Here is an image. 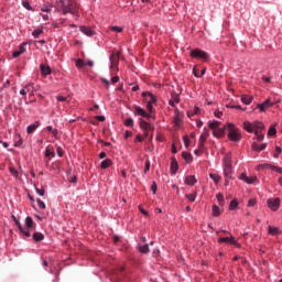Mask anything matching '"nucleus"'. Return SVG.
I'll list each match as a JSON object with an SVG mask.
<instances>
[{
  "instance_id": "obj_47",
  "label": "nucleus",
  "mask_w": 282,
  "mask_h": 282,
  "mask_svg": "<svg viewBox=\"0 0 282 282\" xmlns=\"http://www.w3.org/2000/svg\"><path fill=\"white\" fill-rule=\"evenodd\" d=\"M151 191H152L153 195H155V193H158V183L152 182Z\"/></svg>"
},
{
  "instance_id": "obj_21",
  "label": "nucleus",
  "mask_w": 282,
  "mask_h": 282,
  "mask_svg": "<svg viewBox=\"0 0 282 282\" xmlns=\"http://www.w3.org/2000/svg\"><path fill=\"white\" fill-rule=\"evenodd\" d=\"M80 32H83V34H86V36H94V34H96V32H94V30L88 26H80Z\"/></svg>"
},
{
  "instance_id": "obj_60",
  "label": "nucleus",
  "mask_w": 282,
  "mask_h": 282,
  "mask_svg": "<svg viewBox=\"0 0 282 282\" xmlns=\"http://www.w3.org/2000/svg\"><path fill=\"white\" fill-rule=\"evenodd\" d=\"M183 140H184V144H185L186 149H188V145H189L188 137L185 135V138H183Z\"/></svg>"
},
{
  "instance_id": "obj_10",
  "label": "nucleus",
  "mask_w": 282,
  "mask_h": 282,
  "mask_svg": "<svg viewBox=\"0 0 282 282\" xmlns=\"http://www.w3.org/2000/svg\"><path fill=\"white\" fill-rule=\"evenodd\" d=\"M274 101L272 99H267L263 104H258V109H260L261 112L265 111V109H270V107H273Z\"/></svg>"
},
{
  "instance_id": "obj_4",
  "label": "nucleus",
  "mask_w": 282,
  "mask_h": 282,
  "mask_svg": "<svg viewBox=\"0 0 282 282\" xmlns=\"http://www.w3.org/2000/svg\"><path fill=\"white\" fill-rule=\"evenodd\" d=\"M189 56H192V58H199L200 61H205V63L210 58L206 51H202L199 48L192 50Z\"/></svg>"
},
{
  "instance_id": "obj_59",
  "label": "nucleus",
  "mask_w": 282,
  "mask_h": 282,
  "mask_svg": "<svg viewBox=\"0 0 282 282\" xmlns=\"http://www.w3.org/2000/svg\"><path fill=\"white\" fill-rule=\"evenodd\" d=\"M119 80H120V77H118V76H115L111 78L112 85H116V83H118Z\"/></svg>"
},
{
  "instance_id": "obj_11",
  "label": "nucleus",
  "mask_w": 282,
  "mask_h": 282,
  "mask_svg": "<svg viewBox=\"0 0 282 282\" xmlns=\"http://www.w3.org/2000/svg\"><path fill=\"white\" fill-rule=\"evenodd\" d=\"M218 243H230L231 246H237V240H235V237L230 235V237L219 238Z\"/></svg>"
},
{
  "instance_id": "obj_8",
  "label": "nucleus",
  "mask_w": 282,
  "mask_h": 282,
  "mask_svg": "<svg viewBox=\"0 0 282 282\" xmlns=\"http://www.w3.org/2000/svg\"><path fill=\"white\" fill-rule=\"evenodd\" d=\"M267 204L271 210L276 212L279 206H281V198H269Z\"/></svg>"
},
{
  "instance_id": "obj_2",
  "label": "nucleus",
  "mask_w": 282,
  "mask_h": 282,
  "mask_svg": "<svg viewBox=\"0 0 282 282\" xmlns=\"http://www.w3.org/2000/svg\"><path fill=\"white\" fill-rule=\"evenodd\" d=\"M227 130H228L227 138H229L231 142H240L241 131L239 130V128H236L235 124L232 123H227Z\"/></svg>"
},
{
  "instance_id": "obj_56",
  "label": "nucleus",
  "mask_w": 282,
  "mask_h": 282,
  "mask_svg": "<svg viewBox=\"0 0 282 282\" xmlns=\"http://www.w3.org/2000/svg\"><path fill=\"white\" fill-rule=\"evenodd\" d=\"M256 137H257L258 142H263V138H264L263 134H261L260 132H258V134H256Z\"/></svg>"
},
{
  "instance_id": "obj_23",
  "label": "nucleus",
  "mask_w": 282,
  "mask_h": 282,
  "mask_svg": "<svg viewBox=\"0 0 282 282\" xmlns=\"http://www.w3.org/2000/svg\"><path fill=\"white\" fill-rule=\"evenodd\" d=\"M243 129L245 131H248V133L254 132L253 123H250V121H245Z\"/></svg>"
},
{
  "instance_id": "obj_51",
  "label": "nucleus",
  "mask_w": 282,
  "mask_h": 282,
  "mask_svg": "<svg viewBox=\"0 0 282 282\" xmlns=\"http://www.w3.org/2000/svg\"><path fill=\"white\" fill-rule=\"evenodd\" d=\"M148 113H151L153 116V104H147Z\"/></svg>"
},
{
  "instance_id": "obj_39",
  "label": "nucleus",
  "mask_w": 282,
  "mask_h": 282,
  "mask_svg": "<svg viewBox=\"0 0 282 282\" xmlns=\"http://www.w3.org/2000/svg\"><path fill=\"white\" fill-rule=\"evenodd\" d=\"M140 252L147 254L149 252V245L139 246Z\"/></svg>"
},
{
  "instance_id": "obj_27",
  "label": "nucleus",
  "mask_w": 282,
  "mask_h": 282,
  "mask_svg": "<svg viewBox=\"0 0 282 282\" xmlns=\"http://www.w3.org/2000/svg\"><path fill=\"white\" fill-rule=\"evenodd\" d=\"M268 232L269 235H281V230H279V228L273 227V226H269L268 227Z\"/></svg>"
},
{
  "instance_id": "obj_58",
  "label": "nucleus",
  "mask_w": 282,
  "mask_h": 282,
  "mask_svg": "<svg viewBox=\"0 0 282 282\" xmlns=\"http://www.w3.org/2000/svg\"><path fill=\"white\" fill-rule=\"evenodd\" d=\"M12 56H13V58H19V56H21V52L20 51H14L12 53Z\"/></svg>"
},
{
  "instance_id": "obj_63",
  "label": "nucleus",
  "mask_w": 282,
  "mask_h": 282,
  "mask_svg": "<svg viewBox=\"0 0 282 282\" xmlns=\"http://www.w3.org/2000/svg\"><path fill=\"white\" fill-rule=\"evenodd\" d=\"M22 144H23V139H20L14 143V147H22Z\"/></svg>"
},
{
  "instance_id": "obj_18",
  "label": "nucleus",
  "mask_w": 282,
  "mask_h": 282,
  "mask_svg": "<svg viewBox=\"0 0 282 282\" xmlns=\"http://www.w3.org/2000/svg\"><path fill=\"white\" fill-rule=\"evenodd\" d=\"M41 127V121H35L34 123L30 124L28 128H26V132L30 134V133H34L35 130L37 128Z\"/></svg>"
},
{
  "instance_id": "obj_38",
  "label": "nucleus",
  "mask_w": 282,
  "mask_h": 282,
  "mask_svg": "<svg viewBox=\"0 0 282 282\" xmlns=\"http://www.w3.org/2000/svg\"><path fill=\"white\" fill-rule=\"evenodd\" d=\"M185 197H186V199H188L189 202H195V199H197V193H194V194H186Z\"/></svg>"
},
{
  "instance_id": "obj_30",
  "label": "nucleus",
  "mask_w": 282,
  "mask_h": 282,
  "mask_svg": "<svg viewBox=\"0 0 282 282\" xmlns=\"http://www.w3.org/2000/svg\"><path fill=\"white\" fill-rule=\"evenodd\" d=\"M219 127H221V122L219 121L209 122V129H212L213 131H216L217 129H219Z\"/></svg>"
},
{
  "instance_id": "obj_35",
  "label": "nucleus",
  "mask_w": 282,
  "mask_h": 282,
  "mask_svg": "<svg viewBox=\"0 0 282 282\" xmlns=\"http://www.w3.org/2000/svg\"><path fill=\"white\" fill-rule=\"evenodd\" d=\"M208 130H204V132L200 134L199 137V141L200 142H206V140H208Z\"/></svg>"
},
{
  "instance_id": "obj_44",
  "label": "nucleus",
  "mask_w": 282,
  "mask_h": 282,
  "mask_svg": "<svg viewBox=\"0 0 282 282\" xmlns=\"http://www.w3.org/2000/svg\"><path fill=\"white\" fill-rule=\"evenodd\" d=\"M85 65V61H83V59H77L76 61V67L78 68V69H83V66Z\"/></svg>"
},
{
  "instance_id": "obj_42",
  "label": "nucleus",
  "mask_w": 282,
  "mask_h": 282,
  "mask_svg": "<svg viewBox=\"0 0 282 282\" xmlns=\"http://www.w3.org/2000/svg\"><path fill=\"white\" fill-rule=\"evenodd\" d=\"M268 135H276V128L274 126H271L268 130Z\"/></svg>"
},
{
  "instance_id": "obj_37",
  "label": "nucleus",
  "mask_w": 282,
  "mask_h": 282,
  "mask_svg": "<svg viewBox=\"0 0 282 282\" xmlns=\"http://www.w3.org/2000/svg\"><path fill=\"white\" fill-rule=\"evenodd\" d=\"M239 206L237 199H232L229 204V210H235Z\"/></svg>"
},
{
  "instance_id": "obj_15",
  "label": "nucleus",
  "mask_w": 282,
  "mask_h": 282,
  "mask_svg": "<svg viewBox=\"0 0 282 282\" xmlns=\"http://www.w3.org/2000/svg\"><path fill=\"white\" fill-rule=\"evenodd\" d=\"M139 124H140V128L142 129V131H153L151 123L144 121V119H140Z\"/></svg>"
},
{
  "instance_id": "obj_1",
  "label": "nucleus",
  "mask_w": 282,
  "mask_h": 282,
  "mask_svg": "<svg viewBox=\"0 0 282 282\" xmlns=\"http://www.w3.org/2000/svg\"><path fill=\"white\" fill-rule=\"evenodd\" d=\"M58 12L63 14H73V17H78V3L74 0H59L57 1Z\"/></svg>"
},
{
  "instance_id": "obj_5",
  "label": "nucleus",
  "mask_w": 282,
  "mask_h": 282,
  "mask_svg": "<svg viewBox=\"0 0 282 282\" xmlns=\"http://www.w3.org/2000/svg\"><path fill=\"white\" fill-rule=\"evenodd\" d=\"M133 109L134 116H141V118H148V120H155V116L148 113L142 107L133 106Z\"/></svg>"
},
{
  "instance_id": "obj_33",
  "label": "nucleus",
  "mask_w": 282,
  "mask_h": 282,
  "mask_svg": "<svg viewBox=\"0 0 282 282\" xmlns=\"http://www.w3.org/2000/svg\"><path fill=\"white\" fill-rule=\"evenodd\" d=\"M210 180L215 182V184H219L221 176L219 174H209Z\"/></svg>"
},
{
  "instance_id": "obj_43",
  "label": "nucleus",
  "mask_w": 282,
  "mask_h": 282,
  "mask_svg": "<svg viewBox=\"0 0 282 282\" xmlns=\"http://www.w3.org/2000/svg\"><path fill=\"white\" fill-rule=\"evenodd\" d=\"M36 203H37L39 208H41L42 210H45V203L43 200H41V198H37Z\"/></svg>"
},
{
  "instance_id": "obj_54",
  "label": "nucleus",
  "mask_w": 282,
  "mask_h": 282,
  "mask_svg": "<svg viewBox=\"0 0 282 282\" xmlns=\"http://www.w3.org/2000/svg\"><path fill=\"white\" fill-rule=\"evenodd\" d=\"M272 171H275L276 173H280V175H282V167L273 165Z\"/></svg>"
},
{
  "instance_id": "obj_41",
  "label": "nucleus",
  "mask_w": 282,
  "mask_h": 282,
  "mask_svg": "<svg viewBox=\"0 0 282 282\" xmlns=\"http://www.w3.org/2000/svg\"><path fill=\"white\" fill-rule=\"evenodd\" d=\"M41 10L42 12H52V7L51 4H43Z\"/></svg>"
},
{
  "instance_id": "obj_53",
  "label": "nucleus",
  "mask_w": 282,
  "mask_h": 282,
  "mask_svg": "<svg viewBox=\"0 0 282 282\" xmlns=\"http://www.w3.org/2000/svg\"><path fill=\"white\" fill-rule=\"evenodd\" d=\"M110 30L111 32H118V33L122 32V28L120 26H111Z\"/></svg>"
},
{
  "instance_id": "obj_40",
  "label": "nucleus",
  "mask_w": 282,
  "mask_h": 282,
  "mask_svg": "<svg viewBox=\"0 0 282 282\" xmlns=\"http://www.w3.org/2000/svg\"><path fill=\"white\" fill-rule=\"evenodd\" d=\"M42 32H43V29H36L32 32V36H34V39H39Z\"/></svg>"
},
{
  "instance_id": "obj_50",
  "label": "nucleus",
  "mask_w": 282,
  "mask_h": 282,
  "mask_svg": "<svg viewBox=\"0 0 282 282\" xmlns=\"http://www.w3.org/2000/svg\"><path fill=\"white\" fill-rule=\"evenodd\" d=\"M149 171H151V162L150 161H145L144 173H149Z\"/></svg>"
},
{
  "instance_id": "obj_24",
  "label": "nucleus",
  "mask_w": 282,
  "mask_h": 282,
  "mask_svg": "<svg viewBox=\"0 0 282 282\" xmlns=\"http://www.w3.org/2000/svg\"><path fill=\"white\" fill-rule=\"evenodd\" d=\"M24 89L26 91V94H30V96H34V84L33 83H29L24 86Z\"/></svg>"
},
{
  "instance_id": "obj_45",
  "label": "nucleus",
  "mask_w": 282,
  "mask_h": 282,
  "mask_svg": "<svg viewBox=\"0 0 282 282\" xmlns=\"http://www.w3.org/2000/svg\"><path fill=\"white\" fill-rule=\"evenodd\" d=\"M217 200L220 206H224V194H217Z\"/></svg>"
},
{
  "instance_id": "obj_12",
  "label": "nucleus",
  "mask_w": 282,
  "mask_h": 282,
  "mask_svg": "<svg viewBox=\"0 0 282 282\" xmlns=\"http://www.w3.org/2000/svg\"><path fill=\"white\" fill-rule=\"evenodd\" d=\"M263 129H265V126L263 124V122H260V121L253 122V131L256 135H259V133H261Z\"/></svg>"
},
{
  "instance_id": "obj_22",
  "label": "nucleus",
  "mask_w": 282,
  "mask_h": 282,
  "mask_svg": "<svg viewBox=\"0 0 282 282\" xmlns=\"http://www.w3.org/2000/svg\"><path fill=\"white\" fill-rule=\"evenodd\" d=\"M185 183L187 186H195V184H197V178H195L194 175H189L185 178Z\"/></svg>"
},
{
  "instance_id": "obj_25",
  "label": "nucleus",
  "mask_w": 282,
  "mask_h": 282,
  "mask_svg": "<svg viewBox=\"0 0 282 282\" xmlns=\"http://www.w3.org/2000/svg\"><path fill=\"white\" fill-rule=\"evenodd\" d=\"M253 97L249 96V95H242L241 96V102H243V105H250V102H252Z\"/></svg>"
},
{
  "instance_id": "obj_49",
  "label": "nucleus",
  "mask_w": 282,
  "mask_h": 282,
  "mask_svg": "<svg viewBox=\"0 0 282 282\" xmlns=\"http://www.w3.org/2000/svg\"><path fill=\"white\" fill-rule=\"evenodd\" d=\"M23 8H25V10H32V6H30V2L28 0L22 2Z\"/></svg>"
},
{
  "instance_id": "obj_26",
  "label": "nucleus",
  "mask_w": 282,
  "mask_h": 282,
  "mask_svg": "<svg viewBox=\"0 0 282 282\" xmlns=\"http://www.w3.org/2000/svg\"><path fill=\"white\" fill-rule=\"evenodd\" d=\"M25 226H26V230H30V228H34V220L32 219V217L28 216L25 218Z\"/></svg>"
},
{
  "instance_id": "obj_32",
  "label": "nucleus",
  "mask_w": 282,
  "mask_h": 282,
  "mask_svg": "<svg viewBox=\"0 0 282 282\" xmlns=\"http://www.w3.org/2000/svg\"><path fill=\"white\" fill-rule=\"evenodd\" d=\"M182 158L185 160V162H193V155L188 152H183Z\"/></svg>"
},
{
  "instance_id": "obj_17",
  "label": "nucleus",
  "mask_w": 282,
  "mask_h": 282,
  "mask_svg": "<svg viewBox=\"0 0 282 282\" xmlns=\"http://www.w3.org/2000/svg\"><path fill=\"white\" fill-rule=\"evenodd\" d=\"M226 129H228L227 126H225L224 128H217L216 130L213 131V134L216 138H224V134L226 133Z\"/></svg>"
},
{
  "instance_id": "obj_14",
  "label": "nucleus",
  "mask_w": 282,
  "mask_h": 282,
  "mask_svg": "<svg viewBox=\"0 0 282 282\" xmlns=\"http://www.w3.org/2000/svg\"><path fill=\"white\" fill-rule=\"evenodd\" d=\"M240 180H242V182H246V184H254V182H257V176H248L242 173L240 175Z\"/></svg>"
},
{
  "instance_id": "obj_16",
  "label": "nucleus",
  "mask_w": 282,
  "mask_h": 282,
  "mask_svg": "<svg viewBox=\"0 0 282 282\" xmlns=\"http://www.w3.org/2000/svg\"><path fill=\"white\" fill-rule=\"evenodd\" d=\"M42 76H50L52 74V68L48 65L41 64L40 65Z\"/></svg>"
},
{
  "instance_id": "obj_20",
  "label": "nucleus",
  "mask_w": 282,
  "mask_h": 282,
  "mask_svg": "<svg viewBox=\"0 0 282 282\" xmlns=\"http://www.w3.org/2000/svg\"><path fill=\"white\" fill-rule=\"evenodd\" d=\"M188 118H193V116H202V109L195 106L192 110L187 111Z\"/></svg>"
},
{
  "instance_id": "obj_48",
  "label": "nucleus",
  "mask_w": 282,
  "mask_h": 282,
  "mask_svg": "<svg viewBox=\"0 0 282 282\" xmlns=\"http://www.w3.org/2000/svg\"><path fill=\"white\" fill-rule=\"evenodd\" d=\"M124 126L126 127H133V119H131V118L126 119Z\"/></svg>"
},
{
  "instance_id": "obj_7",
  "label": "nucleus",
  "mask_w": 282,
  "mask_h": 282,
  "mask_svg": "<svg viewBox=\"0 0 282 282\" xmlns=\"http://www.w3.org/2000/svg\"><path fill=\"white\" fill-rule=\"evenodd\" d=\"M11 219L14 221L17 228L20 230L22 235H24V237H31L30 230H25L23 226H21V221L17 219V216L12 215Z\"/></svg>"
},
{
  "instance_id": "obj_29",
  "label": "nucleus",
  "mask_w": 282,
  "mask_h": 282,
  "mask_svg": "<svg viewBox=\"0 0 282 282\" xmlns=\"http://www.w3.org/2000/svg\"><path fill=\"white\" fill-rule=\"evenodd\" d=\"M113 162L110 159H106L101 162L100 167L101 169H109Z\"/></svg>"
},
{
  "instance_id": "obj_62",
  "label": "nucleus",
  "mask_w": 282,
  "mask_h": 282,
  "mask_svg": "<svg viewBox=\"0 0 282 282\" xmlns=\"http://www.w3.org/2000/svg\"><path fill=\"white\" fill-rule=\"evenodd\" d=\"M85 65H88V67H94V61L88 59L85 62Z\"/></svg>"
},
{
  "instance_id": "obj_31",
  "label": "nucleus",
  "mask_w": 282,
  "mask_h": 282,
  "mask_svg": "<svg viewBox=\"0 0 282 282\" xmlns=\"http://www.w3.org/2000/svg\"><path fill=\"white\" fill-rule=\"evenodd\" d=\"M33 239L35 241H43V239H45V236L43 234H41V232H34L33 234Z\"/></svg>"
},
{
  "instance_id": "obj_3",
  "label": "nucleus",
  "mask_w": 282,
  "mask_h": 282,
  "mask_svg": "<svg viewBox=\"0 0 282 282\" xmlns=\"http://www.w3.org/2000/svg\"><path fill=\"white\" fill-rule=\"evenodd\" d=\"M224 174L225 177L232 175V154L230 152L224 158Z\"/></svg>"
},
{
  "instance_id": "obj_64",
  "label": "nucleus",
  "mask_w": 282,
  "mask_h": 282,
  "mask_svg": "<svg viewBox=\"0 0 282 282\" xmlns=\"http://www.w3.org/2000/svg\"><path fill=\"white\" fill-rule=\"evenodd\" d=\"M143 140H144V138L141 137L140 134H138L135 138V142H142Z\"/></svg>"
},
{
  "instance_id": "obj_52",
  "label": "nucleus",
  "mask_w": 282,
  "mask_h": 282,
  "mask_svg": "<svg viewBox=\"0 0 282 282\" xmlns=\"http://www.w3.org/2000/svg\"><path fill=\"white\" fill-rule=\"evenodd\" d=\"M281 147H275V153L273 154V158H279L281 155Z\"/></svg>"
},
{
  "instance_id": "obj_57",
  "label": "nucleus",
  "mask_w": 282,
  "mask_h": 282,
  "mask_svg": "<svg viewBox=\"0 0 282 282\" xmlns=\"http://www.w3.org/2000/svg\"><path fill=\"white\" fill-rule=\"evenodd\" d=\"M214 116H215L216 118H221V116H224V112H221V111H219V110H215Z\"/></svg>"
},
{
  "instance_id": "obj_6",
  "label": "nucleus",
  "mask_w": 282,
  "mask_h": 282,
  "mask_svg": "<svg viewBox=\"0 0 282 282\" xmlns=\"http://www.w3.org/2000/svg\"><path fill=\"white\" fill-rule=\"evenodd\" d=\"M110 68L116 69L118 67V64L120 63V52H113L110 55Z\"/></svg>"
},
{
  "instance_id": "obj_9",
  "label": "nucleus",
  "mask_w": 282,
  "mask_h": 282,
  "mask_svg": "<svg viewBox=\"0 0 282 282\" xmlns=\"http://www.w3.org/2000/svg\"><path fill=\"white\" fill-rule=\"evenodd\" d=\"M142 97L145 98L147 105H155V102H158V98H155L152 93H142Z\"/></svg>"
},
{
  "instance_id": "obj_61",
  "label": "nucleus",
  "mask_w": 282,
  "mask_h": 282,
  "mask_svg": "<svg viewBox=\"0 0 282 282\" xmlns=\"http://www.w3.org/2000/svg\"><path fill=\"white\" fill-rule=\"evenodd\" d=\"M57 155L59 158H63V148H61V147L57 148Z\"/></svg>"
},
{
  "instance_id": "obj_28",
  "label": "nucleus",
  "mask_w": 282,
  "mask_h": 282,
  "mask_svg": "<svg viewBox=\"0 0 282 282\" xmlns=\"http://www.w3.org/2000/svg\"><path fill=\"white\" fill-rule=\"evenodd\" d=\"M175 104H180V95H174L172 99L169 101V105L171 107H175Z\"/></svg>"
},
{
  "instance_id": "obj_55",
  "label": "nucleus",
  "mask_w": 282,
  "mask_h": 282,
  "mask_svg": "<svg viewBox=\"0 0 282 282\" xmlns=\"http://www.w3.org/2000/svg\"><path fill=\"white\" fill-rule=\"evenodd\" d=\"M56 100H57L58 102H65V100H67V97H63V96L58 95V96L56 97Z\"/></svg>"
},
{
  "instance_id": "obj_34",
  "label": "nucleus",
  "mask_w": 282,
  "mask_h": 282,
  "mask_svg": "<svg viewBox=\"0 0 282 282\" xmlns=\"http://www.w3.org/2000/svg\"><path fill=\"white\" fill-rule=\"evenodd\" d=\"M212 213H213V217H219L220 213L217 205H213Z\"/></svg>"
},
{
  "instance_id": "obj_13",
  "label": "nucleus",
  "mask_w": 282,
  "mask_h": 282,
  "mask_svg": "<svg viewBox=\"0 0 282 282\" xmlns=\"http://www.w3.org/2000/svg\"><path fill=\"white\" fill-rule=\"evenodd\" d=\"M251 149L252 151H256V153H260V151H265V149H268V143L259 145L257 142H253Z\"/></svg>"
},
{
  "instance_id": "obj_36",
  "label": "nucleus",
  "mask_w": 282,
  "mask_h": 282,
  "mask_svg": "<svg viewBox=\"0 0 282 282\" xmlns=\"http://www.w3.org/2000/svg\"><path fill=\"white\" fill-rule=\"evenodd\" d=\"M56 153L50 149V147L45 150V158H55Z\"/></svg>"
},
{
  "instance_id": "obj_19",
  "label": "nucleus",
  "mask_w": 282,
  "mask_h": 282,
  "mask_svg": "<svg viewBox=\"0 0 282 282\" xmlns=\"http://www.w3.org/2000/svg\"><path fill=\"white\" fill-rule=\"evenodd\" d=\"M170 169H171L172 175H175V173H177V169H180V165L177 164V160L175 158H172Z\"/></svg>"
},
{
  "instance_id": "obj_46",
  "label": "nucleus",
  "mask_w": 282,
  "mask_h": 282,
  "mask_svg": "<svg viewBox=\"0 0 282 282\" xmlns=\"http://www.w3.org/2000/svg\"><path fill=\"white\" fill-rule=\"evenodd\" d=\"M35 192L37 193V195H40L41 197H43V195H45V188H39V187H35Z\"/></svg>"
}]
</instances>
